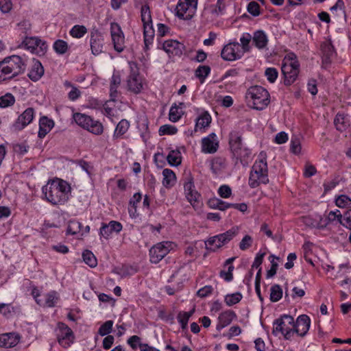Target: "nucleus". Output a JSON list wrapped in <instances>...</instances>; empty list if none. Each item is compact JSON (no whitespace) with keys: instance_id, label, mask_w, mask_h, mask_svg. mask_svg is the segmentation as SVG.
Instances as JSON below:
<instances>
[{"instance_id":"nucleus-1","label":"nucleus","mask_w":351,"mask_h":351,"mask_svg":"<svg viewBox=\"0 0 351 351\" xmlns=\"http://www.w3.org/2000/svg\"><path fill=\"white\" fill-rule=\"evenodd\" d=\"M71 189V186L66 181L56 178L48 181L43 186L42 192L47 202L53 205H61L68 201Z\"/></svg>"},{"instance_id":"nucleus-2","label":"nucleus","mask_w":351,"mask_h":351,"mask_svg":"<svg viewBox=\"0 0 351 351\" xmlns=\"http://www.w3.org/2000/svg\"><path fill=\"white\" fill-rule=\"evenodd\" d=\"M25 64L21 57L11 56L0 61V82L12 79L23 73Z\"/></svg>"},{"instance_id":"nucleus-3","label":"nucleus","mask_w":351,"mask_h":351,"mask_svg":"<svg viewBox=\"0 0 351 351\" xmlns=\"http://www.w3.org/2000/svg\"><path fill=\"white\" fill-rule=\"evenodd\" d=\"M268 182L267 154L265 152H261L252 167L249 178V185L251 188H256L261 184H266Z\"/></svg>"},{"instance_id":"nucleus-4","label":"nucleus","mask_w":351,"mask_h":351,"mask_svg":"<svg viewBox=\"0 0 351 351\" xmlns=\"http://www.w3.org/2000/svg\"><path fill=\"white\" fill-rule=\"evenodd\" d=\"M229 145L235 163L239 161L242 165L247 163V159L251 155V150L242 143V134L239 131H232L229 134Z\"/></svg>"},{"instance_id":"nucleus-5","label":"nucleus","mask_w":351,"mask_h":351,"mask_svg":"<svg viewBox=\"0 0 351 351\" xmlns=\"http://www.w3.org/2000/svg\"><path fill=\"white\" fill-rule=\"evenodd\" d=\"M248 103L252 102V107L258 110L265 109L269 104V94L268 91L261 86L250 87L246 93Z\"/></svg>"},{"instance_id":"nucleus-6","label":"nucleus","mask_w":351,"mask_h":351,"mask_svg":"<svg viewBox=\"0 0 351 351\" xmlns=\"http://www.w3.org/2000/svg\"><path fill=\"white\" fill-rule=\"evenodd\" d=\"M300 64L293 53L287 55L282 64V73L285 77V84L291 85L298 77Z\"/></svg>"},{"instance_id":"nucleus-7","label":"nucleus","mask_w":351,"mask_h":351,"mask_svg":"<svg viewBox=\"0 0 351 351\" xmlns=\"http://www.w3.org/2000/svg\"><path fill=\"white\" fill-rule=\"evenodd\" d=\"M130 73L126 77V88L128 91L134 94L140 93L143 89V80L140 75L139 69L135 62H128Z\"/></svg>"},{"instance_id":"nucleus-8","label":"nucleus","mask_w":351,"mask_h":351,"mask_svg":"<svg viewBox=\"0 0 351 351\" xmlns=\"http://www.w3.org/2000/svg\"><path fill=\"white\" fill-rule=\"evenodd\" d=\"M141 21L143 25L144 35V49L147 51L149 45L153 43L154 38V30L152 27V20L149 7L147 5H143L141 10Z\"/></svg>"},{"instance_id":"nucleus-9","label":"nucleus","mask_w":351,"mask_h":351,"mask_svg":"<svg viewBox=\"0 0 351 351\" xmlns=\"http://www.w3.org/2000/svg\"><path fill=\"white\" fill-rule=\"evenodd\" d=\"M272 334L278 336L282 334L285 339H289L293 334L294 319L289 315H283L274 322Z\"/></svg>"},{"instance_id":"nucleus-10","label":"nucleus","mask_w":351,"mask_h":351,"mask_svg":"<svg viewBox=\"0 0 351 351\" xmlns=\"http://www.w3.org/2000/svg\"><path fill=\"white\" fill-rule=\"evenodd\" d=\"M73 118L79 126L95 135H100L104 132L103 125L88 115L76 112L73 114Z\"/></svg>"},{"instance_id":"nucleus-11","label":"nucleus","mask_w":351,"mask_h":351,"mask_svg":"<svg viewBox=\"0 0 351 351\" xmlns=\"http://www.w3.org/2000/svg\"><path fill=\"white\" fill-rule=\"evenodd\" d=\"M237 234V230L231 228L226 232L210 237L205 241L206 248L211 251H215L228 243Z\"/></svg>"},{"instance_id":"nucleus-12","label":"nucleus","mask_w":351,"mask_h":351,"mask_svg":"<svg viewBox=\"0 0 351 351\" xmlns=\"http://www.w3.org/2000/svg\"><path fill=\"white\" fill-rule=\"evenodd\" d=\"M55 331L57 341L62 348H68L73 343L75 339L74 333L66 324L58 322Z\"/></svg>"},{"instance_id":"nucleus-13","label":"nucleus","mask_w":351,"mask_h":351,"mask_svg":"<svg viewBox=\"0 0 351 351\" xmlns=\"http://www.w3.org/2000/svg\"><path fill=\"white\" fill-rule=\"evenodd\" d=\"M197 5V0H179L176 14L178 17L184 20L191 19L195 14Z\"/></svg>"},{"instance_id":"nucleus-14","label":"nucleus","mask_w":351,"mask_h":351,"mask_svg":"<svg viewBox=\"0 0 351 351\" xmlns=\"http://www.w3.org/2000/svg\"><path fill=\"white\" fill-rule=\"evenodd\" d=\"M172 243L162 241L152 246L149 250V260L151 263H158L171 250Z\"/></svg>"},{"instance_id":"nucleus-15","label":"nucleus","mask_w":351,"mask_h":351,"mask_svg":"<svg viewBox=\"0 0 351 351\" xmlns=\"http://www.w3.org/2000/svg\"><path fill=\"white\" fill-rule=\"evenodd\" d=\"M243 55V50L241 49L240 44L237 41L230 42L224 45L221 51V57L226 61L239 60Z\"/></svg>"},{"instance_id":"nucleus-16","label":"nucleus","mask_w":351,"mask_h":351,"mask_svg":"<svg viewBox=\"0 0 351 351\" xmlns=\"http://www.w3.org/2000/svg\"><path fill=\"white\" fill-rule=\"evenodd\" d=\"M25 48L39 56H44L47 50V45L45 41L38 37H25L23 41Z\"/></svg>"},{"instance_id":"nucleus-17","label":"nucleus","mask_w":351,"mask_h":351,"mask_svg":"<svg viewBox=\"0 0 351 351\" xmlns=\"http://www.w3.org/2000/svg\"><path fill=\"white\" fill-rule=\"evenodd\" d=\"M110 34L114 49L117 52H122L125 48V38L120 25L117 23L110 24Z\"/></svg>"},{"instance_id":"nucleus-18","label":"nucleus","mask_w":351,"mask_h":351,"mask_svg":"<svg viewBox=\"0 0 351 351\" xmlns=\"http://www.w3.org/2000/svg\"><path fill=\"white\" fill-rule=\"evenodd\" d=\"M184 189L186 197L193 207L195 208L196 206H198V198L199 197V194L195 189L193 179L191 175L186 178V181L184 184Z\"/></svg>"},{"instance_id":"nucleus-19","label":"nucleus","mask_w":351,"mask_h":351,"mask_svg":"<svg viewBox=\"0 0 351 351\" xmlns=\"http://www.w3.org/2000/svg\"><path fill=\"white\" fill-rule=\"evenodd\" d=\"M34 117V110L32 108H27L12 125V128L15 131H20L28 125L33 120Z\"/></svg>"},{"instance_id":"nucleus-20","label":"nucleus","mask_w":351,"mask_h":351,"mask_svg":"<svg viewBox=\"0 0 351 351\" xmlns=\"http://www.w3.org/2000/svg\"><path fill=\"white\" fill-rule=\"evenodd\" d=\"M104 37L97 30H94L90 33V45L91 52L94 56H97L103 52Z\"/></svg>"},{"instance_id":"nucleus-21","label":"nucleus","mask_w":351,"mask_h":351,"mask_svg":"<svg viewBox=\"0 0 351 351\" xmlns=\"http://www.w3.org/2000/svg\"><path fill=\"white\" fill-rule=\"evenodd\" d=\"M219 148L217 135L211 133L202 140V152L206 154H214Z\"/></svg>"},{"instance_id":"nucleus-22","label":"nucleus","mask_w":351,"mask_h":351,"mask_svg":"<svg viewBox=\"0 0 351 351\" xmlns=\"http://www.w3.org/2000/svg\"><path fill=\"white\" fill-rule=\"evenodd\" d=\"M311 325V319L306 315H300L296 322L293 325V333L296 332L298 335L304 337L309 330Z\"/></svg>"},{"instance_id":"nucleus-23","label":"nucleus","mask_w":351,"mask_h":351,"mask_svg":"<svg viewBox=\"0 0 351 351\" xmlns=\"http://www.w3.org/2000/svg\"><path fill=\"white\" fill-rule=\"evenodd\" d=\"M21 340V335L17 332H6L0 335V347L11 348L15 347Z\"/></svg>"},{"instance_id":"nucleus-24","label":"nucleus","mask_w":351,"mask_h":351,"mask_svg":"<svg viewBox=\"0 0 351 351\" xmlns=\"http://www.w3.org/2000/svg\"><path fill=\"white\" fill-rule=\"evenodd\" d=\"M162 49L169 55L180 56L183 53L184 46L177 40H169L164 42Z\"/></svg>"},{"instance_id":"nucleus-25","label":"nucleus","mask_w":351,"mask_h":351,"mask_svg":"<svg viewBox=\"0 0 351 351\" xmlns=\"http://www.w3.org/2000/svg\"><path fill=\"white\" fill-rule=\"evenodd\" d=\"M121 223L116 221H110L108 224L103 223L100 228V235L108 239L112 232L119 233L121 231Z\"/></svg>"},{"instance_id":"nucleus-26","label":"nucleus","mask_w":351,"mask_h":351,"mask_svg":"<svg viewBox=\"0 0 351 351\" xmlns=\"http://www.w3.org/2000/svg\"><path fill=\"white\" fill-rule=\"evenodd\" d=\"M269 39L267 34L261 29L255 31L252 35V43L259 50L267 48Z\"/></svg>"},{"instance_id":"nucleus-27","label":"nucleus","mask_w":351,"mask_h":351,"mask_svg":"<svg viewBox=\"0 0 351 351\" xmlns=\"http://www.w3.org/2000/svg\"><path fill=\"white\" fill-rule=\"evenodd\" d=\"M44 74V68L40 61L33 59L32 68L28 73L29 79L34 82L39 80Z\"/></svg>"},{"instance_id":"nucleus-28","label":"nucleus","mask_w":351,"mask_h":351,"mask_svg":"<svg viewBox=\"0 0 351 351\" xmlns=\"http://www.w3.org/2000/svg\"><path fill=\"white\" fill-rule=\"evenodd\" d=\"M121 82V75L119 73H114L110 80V95L111 100L114 101L118 95V88Z\"/></svg>"},{"instance_id":"nucleus-29","label":"nucleus","mask_w":351,"mask_h":351,"mask_svg":"<svg viewBox=\"0 0 351 351\" xmlns=\"http://www.w3.org/2000/svg\"><path fill=\"white\" fill-rule=\"evenodd\" d=\"M235 317V313L230 310L221 313L218 317L219 323L217 326V328L219 330L227 326L232 322Z\"/></svg>"},{"instance_id":"nucleus-30","label":"nucleus","mask_w":351,"mask_h":351,"mask_svg":"<svg viewBox=\"0 0 351 351\" xmlns=\"http://www.w3.org/2000/svg\"><path fill=\"white\" fill-rule=\"evenodd\" d=\"M211 116L207 111L203 110L199 114L195 120V130L197 128L204 129L208 127L211 123Z\"/></svg>"},{"instance_id":"nucleus-31","label":"nucleus","mask_w":351,"mask_h":351,"mask_svg":"<svg viewBox=\"0 0 351 351\" xmlns=\"http://www.w3.org/2000/svg\"><path fill=\"white\" fill-rule=\"evenodd\" d=\"M130 122L126 119L121 120L117 125L113 133V138L118 139L121 138L128 130Z\"/></svg>"},{"instance_id":"nucleus-32","label":"nucleus","mask_w":351,"mask_h":351,"mask_svg":"<svg viewBox=\"0 0 351 351\" xmlns=\"http://www.w3.org/2000/svg\"><path fill=\"white\" fill-rule=\"evenodd\" d=\"M184 106V103H180L179 105L174 104L171 107L169 113V119L171 121L177 122L180 119L184 113L182 110Z\"/></svg>"},{"instance_id":"nucleus-33","label":"nucleus","mask_w":351,"mask_h":351,"mask_svg":"<svg viewBox=\"0 0 351 351\" xmlns=\"http://www.w3.org/2000/svg\"><path fill=\"white\" fill-rule=\"evenodd\" d=\"M234 259H235V257H232V258L227 259L225 261L224 265L228 266V271H221L219 273V276L221 278H222L226 282H230L233 279L232 271H233L234 267L232 265V262L234 261Z\"/></svg>"},{"instance_id":"nucleus-34","label":"nucleus","mask_w":351,"mask_h":351,"mask_svg":"<svg viewBox=\"0 0 351 351\" xmlns=\"http://www.w3.org/2000/svg\"><path fill=\"white\" fill-rule=\"evenodd\" d=\"M231 203H227L219 198L214 197L208 199L207 204L209 208L213 209H218L224 211L230 208Z\"/></svg>"},{"instance_id":"nucleus-35","label":"nucleus","mask_w":351,"mask_h":351,"mask_svg":"<svg viewBox=\"0 0 351 351\" xmlns=\"http://www.w3.org/2000/svg\"><path fill=\"white\" fill-rule=\"evenodd\" d=\"M162 184L166 188H169L173 186L176 180V177L175 173L169 169H165L162 171Z\"/></svg>"},{"instance_id":"nucleus-36","label":"nucleus","mask_w":351,"mask_h":351,"mask_svg":"<svg viewBox=\"0 0 351 351\" xmlns=\"http://www.w3.org/2000/svg\"><path fill=\"white\" fill-rule=\"evenodd\" d=\"M45 300L43 301V306L53 307L57 303L59 297L56 291H52L44 295Z\"/></svg>"},{"instance_id":"nucleus-37","label":"nucleus","mask_w":351,"mask_h":351,"mask_svg":"<svg viewBox=\"0 0 351 351\" xmlns=\"http://www.w3.org/2000/svg\"><path fill=\"white\" fill-rule=\"evenodd\" d=\"M334 124L339 131L343 132L348 127L349 123L344 114L338 113L334 120Z\"/></svg>"},{"instance_id":"nucleus-38","label":"nucleus","mask_w":351,"mask_h":351,"mask_svg":"<svg viewBox=\"0 0 351 351\" xmlns=\"http://www.w3.org/2000/svg\"><path fill=\"white\" fill-rule=\"evenodd\" d=\"M210 67L208 65H199L195 71V75L200 80L201 83H203L210 74Z\"/></svg>"},{"instance_id":"nucleus-39","label":"nucleus","mask_w":351,"mask_h":351,"mask_svg":"<svg viewBox=\"0 0 351 351\" xmlns=\"http://www.w3.org/2000/svg\"><path fill=\"white\" fill-rule=\"evenodd\" d=\"M167 161L171 166H178L181 164V154L178 150H171L167 157Z\"/></svg>"},{"instance_id":"nucleus-40","label":"nucleus","mask_w":351,"mask_h":351,"mask_svg":"<svg viewBox=\"0 0 351 351\" xmlns=\"http://www.w3.org/2000/svg\"><path fill=\"white\" fill-rule=\"evenodd\" d=\"M53 48L56 53L59 55H63L67 52L69 49V45L66 41L58 39L54 42Z\"/></svg>"},{"instance_id":"nucleus-41","label":"nucleus","mask_w":351,"mask_h":351,"mask_svg":"<svg viewBox=\"0 0 351 351\" xmlns=\"http://www.w3.org/2000/svg\"><path fill=\"white\" fill-rule=\"evenodd\" d=\"M226 167V160L222 158H215L210 162V169L214 173H217L221 169Z\"/></svg>"},{"instance_id":"nucleus-42","label":"nucleus","mask_w":351,"mask_h":351,"mask_svg":"<svg viewBox=\"0 0 351 351\" xmlns=\"http://www.w3.org/2000/svg\"><path fill=\"white\" fill-rule=\"evenodd\" d=\"M83 260L86 264L90 267H95L97 265V258L93 253L90 250H85L82 253Z\"/></svg>"},{"instance_id":"nucleus-43","label":"nucleus","mask_w":351,"mask_h":351,"mask_svg":"<svg viewBox=\"0 0 351 351\" xmlns=\"http://www.w3.org/2000/svg\"><path fill=\"white\" fill-rule=\"evenodd\" d=\"M193 313L194 309L189 312L182 311L178 313L177 317L178 321L182 329H185L186 328L189 319Z\"/></svg>"},{"instance_id":"nucleus-44","label":"nucleus","mask_w":351,"mask_h":351,"mask_svg":"<svg viewBox=\"0 0 351 351\" xmlns=\"http://www.w3.org/2000/svg\"><path fill=\"white\" fill-rule=\"evenodd\" d=\"M87 32V29L84 25H75L70 30V35L76 38L83 37Z\"/></svg>"},{"instance_id":"nucleus-45","label":"nucleus","mask_w":351,"mask_h":351,"mask_svg":"<svg viewBox=\"0 0 351 351\" xmlns=\"http://www.w3.org/2000/svg\"><path fill=\"white\" fill-rule=\"evenodd\" d=\"M82 223L76 220H71L69 221L66 232L69 234L75 235L81 233Z\"/></svg>"},{"instance_id":"nucleus-46","label":"nucleus","mask_w":351,"mask_h":351,"mask_svg":"<svg viewBox=\"0 0 351 351\" xmlns=\"http://www.w3.org/2000/svg\"><path fill=\"white\" fill-rule=\"evenodd\" d=\"M282 297V289L278 285H274L271 287L270 300L273 302L279 301Z\"/></svg>"},{"instance_id":"nucleus-47","label":"nucleus","mask_w":351,"mask_h":351,"mask_svg":"<svg viewBox=\"0 0 351 351\" xmlns=\"http://www.w3.org/2000/svg\"><path fill=\"white\" fill-rule=\"evenodd\" d=\"M252 40V35L250 33H243L240 38L241 49L243 50L244 53L250 51V43Z\"/></svg>"},{"instance_id":"nucleus-48","label":"nucleus","mask_w":351,"mask_h":351,"mask_svg":"<svg viewBox=\"0 0 351 351\" xmlns=\"http://www.w3.org/2000/svg\"><path fill=\"white\" fill-rule=\"evenodd\" d=\"M242 298V294L239 292L228 294L225 297V302L228 306H231L239 303L241 300Z\"/></svg>"},{"instance_id":"nucleus-49","label":"nucleus","mask_w":351,"mask_h":351,"mask_svg":"<svg viewBox=\"0 0 351 351\" xmlns=\"http://www.w3.org/2000/svg\"><path fill=\"white\" fill-rule=\"evenodd\" d=\"M15 102V98L11 93H6L0 97V108H7L12 106Z\"/></svg>"},{"instance_id":"nucleus-50","label":"nucleus","mask_w":351,"mask_h":351,"mask_svg":"<svg viewBox=\"0 0 351 351\" xmlns=\"http://www.w3.org/2000/svg\"><path fill=\"white\" fill-rule=\"evenodd\" d=\"M113 321L108 320L104 322L99 328L98 333L101 336L108 335L112 330Z\"/></svg>"},{"instance_id":"nucleus-51","label":"nucleus","mask_w":351,"mask_h":351,"mask_svg":"<svg viewBox=\"0 0 351 351\" xmlns=\"http://www.w3.org/2000/svg\"><path fill=\"white\" fill-rule=\"evenodd\" d=\"M322 51L324 54L322 60L323 63H328L330 62V57L333 53L332 47L330 44L325 43L322 45Z\"/></svg>"},{"instance_id":"nucleus-52","label":"nucleus","mask_w":351,"mask_h":351,"mask_svg":"<svg viewBox=\"0 0 351 351\" xmlns=\"http://www.w3.org/2000/svg\"><path fill=\"white\" fill-rule=\"evenodd\" d=\"M335 204L339 208H345L351 205V198L346 195H340L335 199Z\"/></svg>"},{"instance_id":"nucleus-53","label":"nucleus","mask_w":351,"mask_h":351,"mask_svg":"<svg viewBox=\"0 0 351 351\" xmlns=\"http://www.w3.org/2000/svg\"><path fill=\"white\" fill-rule=\"evenodd\" d=\"M178 132V129L176 127L171 125H163L160 127L158 133L159 135H172L176 134Z\"/></svg>"},{"instance_id":"nucleus-54","label":"nucleus","mask_w":351,"mask_h":351,"mask_svg":"<svg viewBox=\"0 0 351 351\" xmlns=\"http://www.w3.org/2000/svg\"><path fill=\"white\" fill-rule=\"evenodd\" d=\"M265 75L270 83H274L278 76V72L276 68L269 67L265 69Z\"/></svg>"},{"instance_id":"nucleus-55","label":"nucleus","mask_w":351,"mask_h":351,"mask_svg":"<svg viewBox=\"0 0 351 351\" xmlns=\"http://www.w3.org/2000/svg\"><path fill=\"white\" fill-rule=\"evenodd\" d=\"M340 223L344 227L351 230V210L346 211L341 215Z\"/></svg>"},{"instance_id":"nucleus-56","label":"nucleus","mask_w":351,"mask_h":351,"mask_svg":"<svg viewBox=\"0 0 351 351\" xmlns=\"http://www.w3.org/2000/svg\"><path fill=\"white\" fill-rule=\"evenodd\" d=\"M40 128H46L48 130H51L54 126V122L52 119L47 117H42L39 120Z\"/></svg>"},{"instance_id":"nucleus-57","label":"nucleus","mask_w":351,"mask_h":351,"mask_svg":"<svg viewBox=\"0 0 351 351\" xmlns=\"http://www.w3.org/2000/svg\"><path fill=\"white\" fill-rule=\"evenodd\" d=\"M247 11L254 16H257L260 14V5L255 1H251L247 5Z\"/></svg>"},{"instance_id":"nucleus-58","label":"nucleus","mask_w":351,"mask_h":351,"mask_svg":"<svg viewBox=\"0 0 351 351\" xmlns=\"http://www.w3.org/2000/svg\"><path fill=\"white\" fill-rule=\"evenodd\" d=\"M270 258L273 259L271 261V268L267 271V278H269L273 277L276 274L278 269V264L277 262L274 261V258H278L276 257L274 255H271Z\"/></svg>"},{"instance_id":"nucleus-59","label":"nucleus","mask_w":351,"mask_h":351,"mask_svg":"<svg viewBox=\"0 0 351 351\" xmlns=\"http://www.w3.org/2000/svg\"><path fill=\"white\" fill-rule=\"evenodd\" d=\"M300 141L298 138H292L291 140L290 149L295 154H298L301 152Z\"/></svg>"},{"instance_id":"nucleus-60","label":"nucleus","mask_w":351,"mask_h":351,"mask_svg":"<svg viewBox=\"0 0 351 351\" xmlns=\"http://www.w3.org/2000/svg\"><path fill=\"white\" fill-rule=\"evenodd\" d=\"M11 0H0V10L3 14L9 13L12 9Z\"/></svg>"},{"instance_id":"nucleus-61","label":"nucleus","mask_w":351,"mask_h":351,"mask_svg":"<svg viewBox=\"0 0 351 351\" xmlns=\"http://www.w3.org/2000/svg\"><path fill=\"white\" fill-rule=\"evenodd\" d=\"M252 243V238L250 235H245L239 243V248L241 250H245L248 249Z\"/></svg>"},{"instance_id":"nucleus-62","label":"nucleus","mask_w":351,"mask_h":351,"mask_svg":"<svg viewBox=\"0 0 351 351\" xmlns=\"http://www.w3.org/2000/svg\"><path fill=\"white\" fill-rule=\"evenodd\" d=\"M218 194L222 198H228L232 194V190L228 185H222L218 189Z\"/></svg>"},{"instance_id":"nucleus-63","label":"nucleus","mask_w":351,"mask_h":351,"mask_svg":"<svg viewBox=\"0 0 351 351\" xmlns=\"http://www.w3.org/2000/svg\"><path fill=\"white\" fill-rule=\"evenodd\" d=\"M213 291V288L210 285H206L199 289L197 292V296L199 298H205L209 295Z\"/></svg>"},{"instance_id":"nucleus-64","label":"nucleus","mask_w":351,"mask_h":351,"mask_svg":"<svg viewBox=\"0 0 351 351\" xmlns=\"http://www.w3.org/2000/svg\"><path fill=\"white\" fill-rule=\"evenodd\" d=\"M225 8L224 0H217V4L215 5V8L212 10V12L216 14H221L225 10Z\"/></svg>"}]
</instances>
